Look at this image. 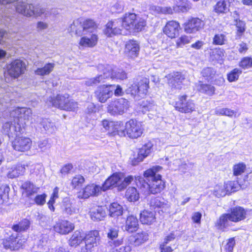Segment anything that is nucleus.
I'll return each mask as SVG.
<instances>
[{"mask_svg":"<svg viewBox=\"0 0 252 252\" xmlns=\"http://www.w3.org/2000/svg\"><path fill=\"white\" fill-rule=\"evenodd\" d=\"M137 15L134 13H126L123 19H118L121 26L127 30L133 29Z\"/></svg>","mask_w":252,"mask_h":252,"instance_id":"b1692460","label":"nucleus"},{"mask_svg":"<svg viewBox=\"0 0 252 252\" xmlns=\"http://www.w3.org/2000/svg\"><path fill=\"white\" fill-rule=\"evenodd\" d=\"M101 187L94 184L88 185L78 193V197L81 199H87L91 196L97 195Z\"/></svg>","mask_w":252,"mask_h":252,"instance_id":"dca6fc26","label":"nucleus"},{"mask_svg":"<svg viewBox=\"0 0 252 252\" xmlns=\"http://www.w3.org/2000/svg\"><path fill=\"white\" fill-rule=\"evenodd\" d=\"M41 125L43 128L49 132L52 133L57 130V128L54 124L51 122L49 119H43L41 122Z\"/></svg>","mask_w":252,"mask_h":252,"instance_id":"49530a36","label":"nucleus"},{"mask_svg":"<svg viewBox=\"0 0 252 252\" xmlns=\"http://www.w3.org/2000/svg\"><path fill=\"white\" fill-rule=\"evenodd\" d=\"M46 197L47 195L45 193L37 195L34 198V202L37 205L42 206L45 203Z\"/></svg>","mask_w":252,"mask_h":252,"instance_id":"338daca9","label":"nucleus"},{"mask_svg":"<svg viewBox=\"0 0 252 252\" xmlns=\"http://www.w3.org/2000/svg\"><path fill=\"white\" fill-rule=\"evenodd\" d=\"M22 125L14 118L12 126L10 128L9 134L8 137H13L14 136H17L18 133H20L22 130Z\"/></svg>","mask_w":252,"mask_h":252,"instance_id":"37998d69","label":"nucleus"},{"mask_svg":"<svg viewBox=\"0 0 252 252\" xmlns=\"http://www.w3.org/2000/svg\"><path fill=\"white\" fill-rule=\"evenodd\" d=\"M199 89L200 92L205 93L209 95H213L215 91L214 87L208 84H201Z\"/></svg>","mask_w":252,"mask_h":252,"instance_id":"864d4df0","label":"nucleus"},{"mask_svg":"<svg viewBox=\"0 0 252 252\" xmlns=\"http://www.w3.org/2000/svg\"><path fill=\"white\" fill-rule=\"evenodd\" d=\"M227 193L234 192L239 189L240 185L236 181H228L224 184Z\"/></svg>","mask_w":252,"mask_h":252,"instance_id":"09e8293b","label":"nucleus"},{"mask_svg":"<svg viewBox=\"0 0 252 252\" xmlns=\"http://www.w3.org/2000/svg\"><path fill=\"white\" fill-rule=\"evenodd\" d=\"M187 96L184 95L179 97V100L176 102V109L182 113H188L195 110V105L192 100L187 99Z\"/></svg>","mask_w":252,"mask_h":252,"instance_id":"9b49d317","label":"nucleus"},{"mask_svg":"<svg viewBox=\"0 0 252 252\" xmlns=\"http://www.w3.org/2000/svg\"><path fill=\"white\" fill-rule=\"evenodd\" d=\"M30 221L27 219H24L21 220L18 224L13 225L12 229L17 232L26 231L30 228Z\"/></svg>","mask_w":252,"mask_h":252,"instance_id":"58836bf2","label":"nucleus"},{"mask_svg":"<svg viewBox=\"0 0 252 252\" xmlns=\"http://www.w3.org/2000/svg\"><path fill=\"white\" fill-rule=\"evenodd\" d=\"M32 141L27 137H16L12 143V147L17 151L25 152L31 148Z\"/></svg>","mask_w":252,"mask_h":252,"instance_id":"ddd939ff","label":"nucleus"},{"mask_svg":"<svg viewBox=\"0 0 252 252\" xmlns=\"http://www.w3.org/2000/svg\"><path fill=\"white\" fill-rule=\"evenodd\" d=\"M115 85H100L94 92V95L97 99L101 103L105 102L113 94Z\"/></svg>","mask_w":252,"mask_h":252,"instance_id":"9d476101","label":"nucleus"},{"mask_svg":"<svg viewBox=\"0 0 252 252\" xmlns=\"http://www.w3.org/2000/svg\"><path fill=\"white\" fill-rule=\"evenodd\" d=\"M36 220L39 221V224L42 226H47L50 222V217L42 214L38 213L36 216Z\"/></svg>","mask_w":252,"mask_h":252,"instance_id":"bf43d9fd","label":"nucleus"},{"mask_svg":"<svg viewBox=\"0 0 252 252\" xmlns=\"http://www.w3.org/2000/svg\"><path fill=\"white\" fill-rule=\"evenodd\" d=\"M201 74L207 80L212 81L216 77V72L213 68L206 67L202 70Z\"/></svg>","mask_w":252,"mask_h":252,"instance_id":"a18cd8bd","label":"nucleus"},{"mask_svg":"<svg viewBox=\"0 0 252 252\" xmlns=\"http://www.w3.org/2000/svg\"><path fill=\"white\" fill-rule=\"evenodd\" d=\"M105 216V212L102 207H97L91 212V217L94 220H100Z\"/></svg>","mask_w":252,"mask_h":252,"instance_id":"79ce46f5","label":"nucleus"},{"mask_svg":"<svg viewBox=\"0 0 252 252\" xmlns=\"http://www.w3.org/2000/svg\"><path fill=\"white\" fill-rule=\"evenodd\" d=\"M48 101L52 106L64 110L75 111L78 108L77 103L70 99L68 96L57 95L50 98Z\"/></svg>","mask_w":252,"mask_h":252,"instance_id":"39448f33","label":"nucleus"},{"mask_svg":"<svg viewBox=\"0 0 252 252\" xmlns=\"http://www.w3.org/2000/svg\"><path fill=\"white\" fill-rule=\"evenodd\" d=\"M33 13V15L37 17L41 16L42 15H44L45 17H48L49 16V9L39 6H34Z\"/></svg>","mask_w":252,"mask_h":252,"instance_id":"3c124183","label":"nucleus"},{"mask_svg":"<svg viewBox=\"0 0 252 252\" xmlns=\"http://www.w3.org/2000/svg\"><path fill=\"white\" fill-rule=\"evenodd\" d=\"M229 214L231 217V221L238 222L246 218L247 211L243 207L237 206L232 208Z\"/></svg>","mask_w":252,"mask_h":252,"instance_id":"5701e85b","label":"nucleus"},{"mask_svg":"<svg viewBox=\"0 0 252 252\" xmlns=\"http://www.w3.org/2000/svg\"><path fill=\"white\" fill-rule=\"evenodd\" d=\"M235 244V241L234 238H230L224 246V249L226 251L229 252H232Z\"/></svg>","mask_w":252,"mask_h":252,"instance_id":"774afa93","label":"nucleus"},{"mask_svg":"<svg viewBox=\"0 0 252 252\" xmlns=\"http://www.w3.org/2000/svg\"><path fill=\"white\" fill-rule=\"evenodd\" d=\"M129 107L128 101L123 98L112 101L108 105V112L112 115H122Z\"/></svg>","mask_w":252,"mask_h":252,"instance_id":"423d86ee","label":"nucleus"},{"mask_svg":"<svg viewBox=\"0 0 252 252\" xmlns=\"http://www.w3.org/2000/svg\"><path fill=\"white\" fill-rule=\"evenodd\" d=\"M25 172V167L21 164L14 165L9 169L7 176L10 178H14L22 175Z\"/></svg>","mask_w":252,"mask_h":252,"instance_id":"72a5a7b5","label":"nucleus"},{"mask_svg":"<svg viewBox=\"0 0 252 252\" xmlns=\"http://www.w3.org/2000/svg\"><path fill=\"white\" fill-rule=\"evenodd\" d=\"M55 64L54 63H47L44 66L39 67L34 71L37 75L45 76L49 75L54 69Z\"/></svg>","mask_w":252,"mask_h":252,"instance_id":"f704fd0d","label":"nucleus"},{"mask_svg":"<svg viewBox=\"0 0 252 252\" xmlns=\"http://www.w3.org/2000/svg\"><path fill=\"white\" fill-rule=\"evenodd\" d=\"M166 78L171 88L180 89L181 85L185 79V75L180 72H174L166 75Z\"/></svg>","mask_w":252,"mask_h":252,"instance_id":"4468645a","label":"nucleus"},{"mask_svg":"<svg viewBox=\"0 0 252 252\" xmlns=\"http://www.w3.org/2000/svg\"><path fill=\"white\" fill-rule=\"evenodd\" d=\"M228 213L221 215L216 222V226L219 229L224 231L225 229L231 225V219Z\"/></svg>","mask_w":252,"mask_h":252,"instance_id":"c85d7f7f","label":"nucleus"},{"mask_svg":"<svg viewBox=\"0 0 252 252\" xmlns=\"http://www.w3.org/2000/svg\"><path fill=\"white\" fill-rule=\"evenodd\" d=\"M138 225V221L135 217L133 216H128L126 221L125 230L129 233H132L137 231Z\"/></svg>","mask_w":252,"mask_h":252,"instance_id":"7c9ffc66","label":"nucleus"},{"mask_svg":"<svg viewBox=\"0 0 252 252\" xmlns=\"http://www.w3.org/2000/svg\"><path fill=\"white\" fill-rule=\"evenodd\" d=\"M229 0H220L214 6V10L218 13H226L228 10Z\"/></svg>","mask_w":252,"mask_h":252,"instance_id":"ea45409f","label":"nucleus"},{"mask_svg":"<svg viewBox=\"0 0 252 252\" xmlns=\"http://www.w3.org/2000/svg\"><path fill=\"white\" fill-rule=\"evenodd\" d=\"M151 10L156 13L170 14L172 13V9L170 7H162L158 6H153Z\"/></svg>","mask_w":252,"mask_h":252,"instance_id":"4d7b16f0","label":"nucleus"},{"mask_svg":"<svg viewBox=\"0 0 252 252\" xmlns=\"http://www.w3.org/2000/svg\"><path fill=\"white\" fill-rule=\"evenodd\" d=\"M10 188L7 185H2L0 187V204L8 201Z\"/></svg>","mask_w":252,"mask_h":252,"instance_id":"a19ab883","label":"nucleus"},{"mask_svg":"<svg viewBox=\"0 0 252 252\" xmlns=\"http://www.w3.org/2000/svg\"><path fill=\"white\" fill-rule=\"evenodd\" d=\"M21 188L24 190L23 193L25 194L28 197H30L33 194L37 193L39 189L38 188L29 181L24 183L22 185Z\"/></svg>","mask_w":252,"mask_h":252,"instance_id":"473e14b6","label":"nucleus"},{"mask_svg":"<svg viewBox=\"0 0 252 252\" xmlns=\"http://www.w3.org/2000/svg\"><path fill=\"white\" fill-rule=\"evenodd\" d=\"M62 210L63 213L67 216L77 214L79 212V209L75 203L68 198L63 199L62 205Z\"/></svg>","mask_w":252,"mask_h":252,"instance_id":"412c9836","label":"nucleus"},{"mask_svg":"<svg viewBox=\"0 0 252 252\" xmlns=\"http://www.w3.org/2000/svg\"><path fill=\"white\" fill-rule=\"evenodd\" d=\"M192 37L186 35H182L176 41V46L178 48H182L185 45L190 42Z\"/></svg>","mask_w":252,"mask_h":252,"instance_id":"de8ad7c7","label":"nucleus"},{"mask_svg":"<svg viewBox=\"0 0 252 252\" xmlns=\"http://www.w3.org/2000/svg\"><path fill=\"white\" fill-rule=\"evenodd\" d=\"M242 73V70L239 68H234L227 74V79L229 82H232L237 81L239 75Z\"/></svg>","mask_w":252,"mask_h":252,"instance_id":"8fccbe9b","label":"nucleus"},{"mask_svg":"<svg viewBox=\"0 0 252 252\" xmlns=\"http://www.w3.org/2000/svg\"><path fill=\"white\" fill-rule=\"evenodd\" d=\"M126 196L129 201H136L139 197L137 189L134 187L129 188L126 192Z\"/></svg>","mask_w":252,"mask_h":252,"instance_id":"c03bdc74","label":"nucleus"},{"mask_svg":"<svg viewBox=\"0 0 252 252\" xmlns=\"http://www.w3.org/2000/svg\"><path fill=\"white\" fill-rule=\"evenodd\" d=\"M10 116L15 118L24 126L26 121L33 123L32 120V111L30 108H17L10 113Z\"/></svg>","mask_w":252,"mask_h":252,"instance_id":"0eeeda50","label":"nucleus"},{"mask_svg":"<svg viewBox=\"0 0 252 252\" xmlns=\"http://www.w3.org/2000/svg\"><path fill=\"white\" fill-rule=\"evenodd\" d=\"M214 194L218 197L224 196L227 194L224 185L216 186L214 189Z\"/></svg>","mask_w":252,"mask_h":252,"instance_id":"052dcab7","label":"nucleus"},{"mask_svg":"<svg viewBox=\"0 0 252 252\" xmlns=\"http://www.w3.org/2000/svg\"><path fill=\"white\" fill-rule=\"evenodd\" d=\"M140 221L143 224H151L156 221L155 212L144 210L140 214Z\"/></svg>","mask_w":252,"mask_h":252,"instance_id":"2f4dec72","label":"nucleus"},{"mask_svg":"<svg viewBox=\"0 0 252 252\" xmlns=\"http://www.w3.org/2000/svg\"><path fill=\"white\" fill-rule=\"evenodd\" d=\"M215 113L219 115H224L228 117H232L235 112L228 108H219L216 109L215 110Z\"/></svg>","mask_w":252,"mask_h":252,"instance_id":"13d9d810","label":"nucleus"},{"mask_svg":"<svg viewBox=\"0 0 252 252\" xmlns=\"http://www.w3.org/2000/svg\"><path fill=\"white\" fill-rule=\"evenodd\" d=\"M97 26L95 22L90 19L78 18L73 21L68 30L77 36H81L79 44L87 47L94 46L97 42V36L93 33Z\"/></svg>","mask_w":252,"mask_h":252,"instance_id":"f257e3e1","label":"nucleus"},{"mask_svg":"<svg viewBox=\"0 0 252 252\" xmlns=\"http://www.w3.org/2000/svg\"><path fill=\"white\" fill-rule=\"evenodd\" d=\"M124 130L126 131V135H127L131 138H137L143 133L140 123L133 119H131L126 123Z\"/></svg>","mask_w":252,"mask_h":252,"instance_id":"6e6552de","label":"nucleus"},{"mask_svg":"<svg viewBox=\"0 0 252 252\" xmlns=\"http://www.w3.org/2000/svg\"><path fill=\"white\" fill-rule=\"evenodd\" d=\"M120 25H121L119 23V20L115 22H109L106 25V28L104 31V33L108 36L121 34V30L119 27Z\"/></svg>","mask_w":252,"mask_h":252,"instance_id":"cd10ccee","label":"nucleus"},{"mask_svg":"<svg viewBox=\"0 0 252 252\" xmlns=\"http://www.w3.org/2000/svg\"><path fill=\"white\" fill-rule=\"evenodd\" d=\"M246 168L245 164L244 163H239L234 165L233 167V174L237 176L243 174Z\"/></svg>","mask_w":252,"mask_h":252,"instance_id":"603ef678","label":"nucleus"},{"mask_svg":"<svg viewBox=\"0 0 252 252\" xmlns=\"http://www.w3.org/2000/svg\"><path fill=\"white\" fill-rule=\"evenodd\" d=\"M34 5L32 4H28L23 2H19L16 6V11L24 16L31 17L33 16Z\"/></svg>","mask_w":252,"mask_h":252,"instance_id":"bb28decb","label":"nucleus"},{"mask_svg":"<svg viewBox=\"0 0 252 252\" xmlns=\"http://www.w3.org/2000/svg\"><path fill=\"white\" fill-rule=\"evenodd\" d=\"M84 240L83 234L80 231H76L70 238L69 245L71 247H75L80 244Z\"/></svg>","mask_w":252,"mask_h":252,"instance_id":"4c0bfd02","label":"nucleus"},{"mask_svg":"<svg viewBox=\"0 0 252 252\" xmlns=\"http://www.w3.org/2000/svg\"><path fill=\"white\" fill-rule=\"evenodd\" d=\"M133 180L132 176H129L125 178L123 181H121V184L119 185V190H122L125 189Z\"/></svg>","mask_w":252,"mask_h":252,"instance_id":"69168bd1","label":"nucleus"},{"mask_svg":"<svg viewBox=\"0 0 252 252\" xmlns=\"http://www.w3.org/2000/svg\"><path fill=\"white\" fill-rule=\"evenodd\" d=\"M179 29V24L176 21H171L166 24L163 29V32L169 37L172 38L178 34Z\"/></svg>","mask_w":252,"mask_h":252,"instance_id":"393cba45","label":"nucleus"},{"mask_svg":"<svg viewBox=\"0 0 252 252\" xmlns=\"http://www.w3.org/2000/svg\"><path fill=\"white\" fill-rule=\"evenodd\" d=\"M85 181L84 177L81 175H77L72 180L71 185L73 188H76L82 186Z\"/></svg>","mask_w":252,"mask_h":252,"instance_id":"e2e57ef3","label":"nucleus"},{"mask_svg":"<svg viewBox=\"0 0 252 252\" xmlns=\"http://www.w3.org/2000/svg\"><path fill=\"white\" fill-rule=\"evenodd\" d=\"M239 66L244 69L252 67V58L250 57L243 58L239 63Z\"/></svg>","mask_w":252,"mask_h":252,"instance_id":"0e129e2a","label":"nucleus"},{"mask_svg":"<svg viewBox=\"0 0 252 252\" xmlns=\"http://www.w3.org/2000/svg\"><path fill=\"white\" fill-rule=\"evenodd\" d=\"M204 25L203 21L197 18H193L184 24V30L188 33H194L203 28Z\"/></svg>","mask_w":252,"mask_h":252,"instance_id":"f3484780","label":"nucleus"},{"mask_svg":"<svg viewBox=\"0 0 252 252\" xmlns=\"http://www.w3.org/2000/svg\"><path fill=\"white\" fill-rule=\"evenodd\" d=\"M122 177L123 175L121 173H114L104 182L101 187V190L104 191L115 187H118L119 189V185L121 184Z\"/></svg>","mask_w":252,"mask_h":252,"instance_id":"a211bd4d","label":"nucleus"},{"mask_svg":"<svg viewBox=\"0 0 252 252\" xmlns=\"http://www.w3.org/2000/svg\"><path fill=\"white\" fill-rule=\"evenodd\" d=\"M149 80L142 77L132 84L127 90L126 93L130 94L136 100L144 97L148 93Z\"/></svg>","mask_w":252,"mask_h":252,"instance_id":"20e7f679","label":"nucleus"},{"mask_svg":"<svg viewBox=\"0 0 252 252\" xmlns=\"http://www.w3.org/2000/svg\"><path fill=\"white\" fill-rule=\"evenodd\" d=\"M140 47L139 43L136 40H129L125 45V53L128 57L135 58L139 54Z\"/></svg>","mask_w":252,"mask_h":252,"instance_id":"6ab92c4d","label":"nucleus"},{"mask_svg":"<svg viewBox=\"0 0 252 252\" xmlns=\"http://www.w3.org/2000/svg\"><path fill=\"white\" fill-rule=\"evenodd\" d=\"M149 204L152 209H160L162 212H165L169 208V205L163 199L159 197H152Z\"/></svg>","mask_w":252,"mask_h":252,"instance_id":"a878e982","label":"nucleus"},{"mask_svg":"<svg viewBox=\"0 0 252 252\" xmlns=\"http://www.w3.org/2000/svg\"><path fill=\"white\" fill-rule=\"evenodd\" d=\"M105 229L107 237L110 240L108 241V244L110 246L113 245L114 246L112 248L113 251L111 252H119L117 249H115V248L121 245L123 242L122 240H115L118 236L119 228L117 226H108Z\"/></svg>","mask_w":252,"mask_h":252,"instance_id":"f8f14e48","label":"nucleus"},{"mask_svg":"<svg viewBox=\"0 0 252 252\" xmlns=\"http://www.w3.org/2000/svg\"><path fill=\"white\" fill-rule=\"evenodd\" d=\"M123 208L117 203H113L110 204L109 207V215L111 217L116 218L122 215L123 213Z\"/></svg>","mask_w":252,"mask_h":252,"instance_id":"c9c22d12","label":"nucleus"},{"mask_svg":"<svg viewBox=\"0 0 252 252\" xmlns=\"http://www.w3.org/2000/svg\"><path fill=\"white\" fill-rule=\"evenodd\" d=\"M56 232L61 234H67L74 228V225L66 220H61L57 222L54 227Z\"/></svg>","mask_w":252,"mask_h":252,"instance_id":"aec40b11","label":"nucleus"},{"mask_svg":"<svg viewBox=\"0 0 252 252\" xmlns=\"http://www.w3.org/2000/svg\"><path fill=\"white\" fill-rule=\"evenodd\" d=\"M84 240L86 250H91L100 243V237L99 232L97 230H93L89 232L84 237Z\"/></svg>","mask_w":252,"mask_h":252,"instance_id":"2eb2a0df","label":"nucleus"},{"mask_svg":"<svg viewBox=\"0 0 252 252\" xmlns=\"http://www.w3.org/2000/svg\"><path fill=\"white\" fill-rule=\"evenodd\" d=\"M146 25V21L143 18L136 16V21L133 25V29L137 32L142 31Z\"/></svg>","mask_w":252,"mask_h":252,"instance_id":"5fc2aeb1","label":"nucleus"},{"mask_svg":"<svg viewBox=\"0 0 252 252\" xmlns=\"http://www.w3.org/2000/svg\"><path fill=\"white\" fill-rule=\"evenodd\" d=\"M26 69L25 63L20 60H15L7 65L8 74L14 78L24 74Z\"/></svg>","mask_w":252,"mask_h":252,"instance_id":"1a4fd4ad","label":"nucleus"},{"mask_svg":"<svg viewBox=\"0 0 252 252\" xmlns=\"http://www.w3.org/2000/svg\"><path fill=\"white\" fill-rule=\"evenodd\" d=\"M162 169L160 166H155L147 169L144 173L148 182L143 178H136L137 186L145 194H156L160 192L165 188L164 182L161 180V176L158 174Z\"/></svg>","mask_w":252,"mask_h":252,"instance_id":"f03ea898","label":"nucleus"},{"mask_svg":"<svg viewBox=\"0 0 252 252\" xmlns=\"http://www.w3.org/2000/svg\"><path fill=\"white\" fill-rule=\"evenodd\" d=\"M226 40V38L224 34L221 33L217 34L213 38V44L215 45H223Z\"/></svg>","mask_w":252,"mask_h":252,"instance_id":"680f3d73","label":"nucleus"},{"mask_svg":"<svg viewBox=\"0 0 252 252\" xmlns=\"http://www.w3.org/2000/svg\"><path fill=\"white\" fill-rule=\"evenodd\" d=\"M2 244L5 249L11 251L18 250L22 246V242L17 239V234H11L9 237L4 239Z\"/></svg>","mask_w":252,"mask_h":252,"instance_id":"4be33fe9","label":"nucleus"},{"mask_svg":"<svg viewBox=\"0 0 252 252\" xmlns=\"http://www.w3.org/2000/svg\"><path fill=\"white\" fill-rule=\"evenodd\" d=\"M98 69L102 71L103 74H99L95 77L87 79L84 84L87 86H93L98 84L105 82V79L108 78L124 80L126 78V73L121 69L114 70L112 66L107 65L100 64L98 66Z\"/></svg>","mask_w":252,"mask_h":252,"instance_id":"7ed1b4c3","label":"nucleus"},{"mask_svg":"<svg viewBox=\"0 0 252 252\" xmlns=\"http://www.w3.org/2000/svg\"><path fill=\"white\" fill-rule=\"evenodd\" d=\"M153 144L149 142L144 144L140 149H139L137 158L136 161L137 162L142 161L144 158L147 157L152 151Z\"/></svg>","mask_w":252,"mask_h":252,"instance_id":"c756f323","label":"nucleus"},{"mask_svg":"<svg viewBox=\"0 0 252 252\" xmlns=\"http://www.w3.org/2000/svg\"><path fill=\"white\" fill-rule=\"evenodd\" d=\"M134 237L135 245H140L148 239V235L145 232L137 233Z\"/></svg>","mask_w":252,"mask_h":252,"instance_id":"6e6d98bb","label":"nucleus"},{"mask_svg":"<svg viewBox=\"0 0 252 252\" xmlns=\"http://www.w3.org/2000/svg\"><path fill=\"white\" fill-rule=\"evenodd\" d=\"M109 131L112 135H118L121 137L126 136V131L123 129L121 122H113V126L111 127Z\"/></svg>","mask_w":252,"mask_h":252,"instance_id":"e433bc0d","label":"nucleus"}]
</instances>
